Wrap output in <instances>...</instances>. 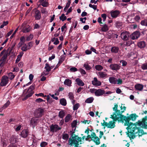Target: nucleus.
Listing matches in <instances>:
<instances>
[{
  "mask_svg": "<svg viewBox=\"0 0 147 147\" xmlns=\"http://www.w3.org/2000/svg\"><path fill=\"white\" fill-rule=\"evenodd\" d=\"M95 69L98 71H101L103 68L102 66L100 65H97L95 67Z\"/></svg>",
  "mask_w": 147,
  "mask_h": 147,
  "instance_id": "obj_41",
  "label": "nucleus"
},
{
  "mask_svg": "<svg viewBox=\"0 0 147 147\" xmlns=\"http://www.w3.org/2000/svg\"><path fill=\"white\" fill-rule=\"evenodd\" d=\"M64 84L69 86H71V80L69 79H66L64 82Z\"/></svg>",
  "mask_w": 147,
  "mask_h": 147,
  "instance_id": "obj_30",
  "label": "nucleus"
},
{
  "mask_svg": "<svg viewBox=\"0 0 147 147\" xmlns=\"http://www.w3.org/2000/svg\"><path fill=\"white\" fill-rule=\"evenodd\" d=\"M48 144L47 142H41L40 144V146L41 147H45V146Z\"/></svg>",
  "mask_w": 147,
  "mask_h": 147,
  "instance_id": "obj_52",
  "label": "nucleus"
},
{
  "mask_svg": "<svg viewBox=\"0 0 147 147\" xmlns=\"http://www.w3.org/2000/svg\"><path fill=\"white\" fill-rule=\"evenodd\" d=\"M111 16L113 18H116L119 14V12L117 10L112 11L110 12Z\"/></svg>",
  "mask_w": 147,
  "mask_h": 147,
  "instance_id": "obj_19",
  "label": "nucleus"
},
{
  "mask_svg": "<svg viewBox=\"0 0 147 147\" xmlns=\"http://www.w3.org/2000/svg\"><path fill=\"white\" fill-rule=\"evenodd\" d=\"M38 119L37 117L32 118L30 121V125L34 128L38 122Z\"/></svg>",
  "mask_w": 147,
  "mask_h": 147,
  "instance_id": "obj_9",
  "label": "nucleus"
},
{
  "mask_svg": "<svg viewBox=\"0 0 147 147\" xmlns=\"http://www.w3.org/2000/svg\"><path fill=\"white\" fill-rule=\"evenodd\" d=\"M138 45L139 47L142 48H144L146 46V44L144 41H142L138 42Z\"/></svg>",
  "mask_w": 147,
  "mask_h": 147,
  "instance_id": "obj_23",
  "label": "nucleus"
},
{
  "mask_svg": "<svg viewBox=\"0 0 147 147\" xmlns=\"http://www.w3.org/2000/svg\"><path fill=\"white\" fill-rule=\"evenodd\" d=\"M122 25V23L119 22H117L116 23V26L118 28H120Z\"/></svg>",
  "mask_w": 147,
  "mask_h": 147,
  "instance_id": "obj_54",
  "label": "nucleus"
},
{
  "mask_svg": "<svg viewBox=\"0 0 147 147\" xmlns=\"http://www.w3.org/2000/svg\"><path fill=\"white\" fill-rule=\"evenodd\" d=\"M7 140L6 138H4L3 139H2L1 141V143L3 144V146H6L7 145L6 142H7Z\"/></svg>",
  "mask_w": 147,
  "mask_h": 147,
  "instance_id": "obj_47",
  "label": "nucleus"
},
{
  "mask_svg": "<svg viewBox=\"0 0 147 147\" xmlns=\"http://www.w3.org/2000/svg\"><path fill=\"white\" fill-rule=\"evenodd\" d=\"M66 16H65V14H62L61 16L59 17L60 19L63 22L66 20Z\"/></svg>",
  "mask_w": 147,
  "mask_h": 147,
  "instance_id": "obj_45",
  "label": "nucleus"
},
{
  "mask_svg": "<svg viewBox=\"0 0 147 147\" xmlns=\"http://www.w3.org/2000/svg\"><path fill=\"white\" fill-rule=\"evenodd\" d=\"M21 49L22 50L24 51H26L28 50V46L26 44H23Z\"/></svg>",
  "mask_w": 147,
  "mask_h": 147,
  "instance_id": "obj_40",
  "label": "nucleus"
},
{
  "mask_svg": "<svg viewBox=\"0 0 147 147\" xmlns=\"http://www.w3.org/2000/svg\"><path fill=\"white\" fill-rule=\"evenodd\" d=\"M141 68L144 70L147 69V63H144L142 65Z\"/></svg>",
  "mask_w": 147,
  "mask_h": 147,
  "instance_id": "obj_48",
  "label": "nucleus"
},
{
  "mask_svg": "<svg viewBox=\"0 0 147 147\" xmlns=\"http://www.w3.org/2000/svg\"><path fill=\"white\" fill-rule=\"evenodd\" d=\"M101 17L103 18V21H105L107 18V15L105 14H103L101 15Z\"/></svg>",
  "mask_w": 147,
  "mask_h": 147,
  "instance_id": "obj_60",
  "label": "nucleus"
},
{
  "mask_svg": "<svg viewBox=\"0 0 147 147\" xmlns=\"http://www.w3.org/2000/svg\"><path fill=\"white\" fill-rule=\"evenodd\" d=\"M105 94V91L103 90L98 89L95 92V95L97 96H100Z\"/></svg>",
  "mask_w": 147,
  "mask_h": 147,
  "instance_id": "obj_17",
  "label": "nucleus"
},
{
  "mask_svg": "<svg viewBox=\"0 0 147 147\" xmlns=\"http://www.w3.org/2000/svg\"><path fill=\"white\" fill-rule=\"evenodd\" d=\"M35 101L36 102L38 103H39L42 102L44 101V100H43L41 98H37L36 100Z\"/></svg>",
  "mask_w": 147,
  "mask_h": 147,
  "instance_id": "obj_64",
  "label": "nucleus"
},
{
  "mask_svg": "<svg viewBox=\"0 0 147 147\" xmlns=\"http://www.w3.org/2000/svg\"><path fill=\"white\" fill-rule=\"evenodd\" d=\"M50 129L51 131L53 132H56L57 131L60 129V128L59 127V126L56 125H52L51 126Z\"/></svg>",
  "mask_w": 147,
  "mask_h": 147,
  "instance_id": "obj_21",
  "label": "nucleus"
},
{
  "mask_svg": "<svg viewBox=\"0 0 147 147\" xmlns=\"http://www.w3.org/2000/svg\"><path fill=\"white\" fill-rule=\"evenodd\" d=\"M31 30V28L30 26L24 27L22 30V31L24 33L29 32Z\"/></svg>",
  "mask_w": 147,
  "mask_h": 147,
  "instance_id": "obj_32",
  "label": "nucleus"
},
{
  "mask_svg": "<svg viewBox=\"0 0 147 147\" xmlns=\"http://www.w3.org/2000/svg\"><path fill=\"white\" fill-rule=\"evenodd\" d=\"M5 61L0 59V66L2 67L5 63Z\"/></svg>",
  "mask_w": 147,
  "mask_h": 147,
  "instance_id": "obj_59",
  "label": "nucleus"
},
{
  "mask_svg": "<svg viewBox=\"0 0 147 147\" xmlns=\"http://www.w3.org/2000/svg\"><path fill=\"white\" fill-rule=\"evenodd\" d=\"M129 34V33L127 32H123L121 34V37L123 40H126L128 38Z\"/></svg>",
  "mask_w": 147,
  "mask_h": 147,
  "instance_id": "obj_11",
  "label": "nucleus"
},
{
  "mask_svg": "<svg viewBox=\"0 0 147 147\" xmlns=\"http://www.w3.org/2000/svg\"><path fill=\"white\" fill-rule=\"evenodd\" d=\"M45 69H46V71H44L43 72L42 74V75L46 76L48 74V73L50 71L51 69L49 66V64L46 63L45 64Z\"/></svg>",
  "mask_w": 147,
  "mask_h": 147,
  "instance_id": "obj_12",
  "label": "nucleus"
},
{
  "mask_svg": "<svg viewBox=\"0 0 147 147\" xmlns=\"http://www.w3.org/2000/svg\"><path fill=\"white\" fill-rule=\"evenodd\" d=\"M40 12L38 10L35 11L34 15V17L35 20H39L40 19L41 16Z\"/></svg>",
  "mask_w": 147,
  "mask_h": 147,
  "instance_id": "obj_18",
  "label": "nucleus"
},
{
  "mask_svg": "<svg viewBox=\"0 0 147 147\" xmlns=\"http://www.w3.org/2000/svg\"><path fill=\"white\" fill-rule=\"evenodd\" d=\"M68 96L70 100H72L74 98V94L72 92H69L68 94Z\"/></svg>",
  "mask_w": 147,
  "mask_h": 147,
  "instance_id": "obj_50",
  "label": "nucleus"
},
{
  "mask_svg": "<svg viewBox=\"0 0 147 147\" xmlns=\"http://www.w3.org/2000/svg\"><path fill=\"white\" fill-rule=\"evenodd\" d=\"M141 24L142 26H147V20H144L142 21L141 22Z\"/></svg>",
  "mask_w": 147,
  "mask_h": 147,
  "instance_id": "obj_44",
  "label": "nucleus"
},
{
  "mask_svg": "<svg viewBox=\"0 0 147 147\" xmlns=\"http://www.w3.org/2000/svg\"><path fill=\"white\" fill-rule=\"evenodd\" d=\"M147 116H146L142 119V121H138L135 124L131 122L129 123L128 121L124 123V125L127 126L126 128L128 133H127L128 136L130 138H134L136 136H141L144 134L143 131L140 129L138 125L142 127H146L147 126Z\"/></svg>",
  "mask_w": 147,
  "mask_h": 147,
  "instance_id": "obj_1",
  "label": "nucleus"
},
{
  "mask_svg": "<svg viewBox=\"0 0 147 147\" xmlns=\"http://www.w3.org/2000/svg\"><path fill=\"white\" fill-rule=\"evenodd\" d=\"M33 37V35L31 34L30 35L28 36L26 39V40L27 41H29L30 40H31Z\"/></svg>",
  "mask_w": 147,
  "mask_h": 147,
  "instance_id": "obj_57",
  "label": "nucleus"
},
{
  "mask_svg": "<svg viewBox=\"0 0 147 147\" xmlns=\"http://www.w3.org/2000/svg\"><path fill=\"white\" fill-rule=\"evenodd\" d=\"M8 24V21L3 22V24L0 26V28H3L4 26H6Z\"/></svg>",
  "mask_w": 147,
  "mask_h": 147,
  "instance_id": "obj_53",
  "label": "nucleus"
},
{
  "mask_svg": "<svg viewBox=\"0 0 147 147\" xmlns=\"http://www.w3.org/2000/svg\"><path fill=\"white\" fill-rule=\"evenodd\" d=\"M116 84H118L121 85V84L123 83V81L122 80V79L119 78L118 79H117L116 80Z\"/></svg>",
  "mask_w": 147,
  "mask_h": 147,
  "instance_id": "obj_49",
  "label": "nucleus"
},
{
  "mask_svg": "<svg viewBox=\"0 0 147 147\" xmlns=\"http://www.w3.org/2000/svg\"><path fill=\"white\" fill-rule=\"evenodd\" d=\"M79 71L82 74L85 75L86 74V72L84 69L80 68L79 69Z\"/></svg>",
  "mask_w": 147,
  "mask_h": 147,
  "instance_id": "obj_58",
  "label": "nucleus"
},
{
  "mask_svg": "<svg viewBox=\"0 0 147 147\" xmlns=\"http://www.w3.org/2000/svg\"><path fill=\"white\" fill-rule=\"evenodd\" d=\"M40 11L42 14L45 15H47L48 13V11L46 8L42 7Z\"/></svg>",
  "mask_w": 147,
  "mask_h": 147,
  "instance_id": "obj_35",
  "label": "nucleus"
},
{
  "mask_svg": "<svg viewBox=\"0 0 147 147\" xmlns=\"http://www.w3.org/2000/svg\"><path fill=\"white\" fill-rule=\"evenodd\" d=\"M120 110L118 109V105L117 104L115 103L114 107L113 109L115 112L111 115L110 117L114 120L116 121L120 118H121L123 115L122 114L126 110V107H125L124 105L121 104V106H119Z\"/></svg>",
  "mask_w": 147,
  "mask_h": 147,
  "instance_id": "obj_2",
  "label": "nucleus"
},
{
  "mask_svg": "<svg viewBox=\"0 0 147 147\" xmlns=\"http://www.w3.org/2000/svg\"><path fill=\"white\" fill-rule=\"evenodd\" d=\"M140 36V33L138 32H135L130 35V37L132 40L137 39Z\"/></svg>",
  "mask_w": 147,
  "mask_h": 147,
  "instance_id": "obj_14",
  "label": "nucleus"
},
{
  "mask_svg": "<svg viewBox=\"0 0 147 147\" xmlns=\"http://www.w3.org/2000/svg\"><path fill=\"white\" fill-rule=\"evenodd\" d=\"M20 41L18 44V45L19 46H21L25 42V37L24 36H22L20 38Z\"/></svg>",
  "mask_w": 147,
  "mask_h": 147,
  "instance_id": "obj_33",
  "label": "nucleus"
},
{
  "mask_svg": "<svg viewBox=\"0 0 147 147\" xmlns=\"http://www.w3.org/2000/svg\"><path fill=\"white\" fill-rule=\"evenodd\" d=\"M83 67L86 70H90L92 69V67L89 65L88 63V62L85 63L84 64Z\"/></svg>",
  "mask_w": 147,
  "mask_h": 147,
  "instance_id": "obj_25",
  "label": "nucleus"
},
{
  "mask_svg": "<svg viewBox=\"0 0 147 147\" xmlns=\"http://www.w3.org/2000/svg\"><path fill=\"white\" fill-rule=\"evenodd\" d=\"M69 135L67 134H63L62 135V138L65 140H67L68 139Z\"/></svg>",
  "mask_w": 147,
  "mask_h": 147,
  "instance_id": "obj_46",
  "label": "nucleus"
},
{
  "mask_svg": "<svg viewBox=\"0 0 147 147\" xmlns=\"http://www.w3.org/2000/svg\"><path fill=\"white\" fill-rule=\"evenodd\" d=\"M98 75L100 78L105 79L107 77V74L104 72L100 71L98 72Z\"/></svg>",
  "mask_w": 147,
  "mask_h": 147,
  "instance_id": "obj_20",
  "label": "nucleus"
},
{
  "mask_svg": "<svg viewBox=\"0 0 147 147\" xmlns=\"http://www.w3.org/2000/svg\"><path fill=\"white\" fill-rule=\"evenodd\" d=\"M76 81L77 84L79 86H83L84 85V84L82 80L79 78H77L76 80Z\"/></svg>",
  "mask_w": 147,
  "mask_h": 147,
  "instance_id": "obj_24",
  "label": "nucleus"
},
{
  "mask_svg": "<svg viewBox=\"0 0 147 147\" xmlns=\"http://www.w3.org/2000/svg\"><path fill=\"white\" fill-rule=\"evenodd\" d=\"M77 124V122L76 120L74 121L71 123V125L72 128L74 129V131L76 129V127Z\"/></svg>",
  "mask_w": 147,
  "mask_h": 147,
  "instance_id": "obj_34",
  "label": "nucleus"
},
{
  "mask_svg": "<svg viewBox=\"0 0 147 147\" xmlns=\"http://www.w3.org/2000/svg\"><path fill=\"white\" fill-rule=\"evenodd\" d=\"M70 70L71 71L74 72L77 71V69L75 67H72L70 68Z\"/></svg>",
  "mask_w": 147,
  "mask_h": 147,
  "instance_id": "obj_61",
  "label": "nucleus"
},
{
  "mask_svg": "<svg viewBox=\"0 0 147 147\" xmlns=\"http://www.w3.org/2000/svg\"><path fill=\"white\" fill-rule=\"evenodd\" d=\"M120 63H122V65L123 66H125L127 64V62L126 61H125L123 60H121L120 61Z\"/></svg>",
  "mask_w": 147,
  "mask_h": 147,
  "instance_id": "obj_62",
  "label": "nucleus"
},
{
  "mask_svg": "<svg viewBox=\"0 0 147 147\" xmlns=\"http://www.w3.org/2000/svg\"><path fill=\"white\" fill-rule=\"evenodd\" d=\"M9 82L8 78L7 76H4L1 78L0 85L1 86H6Z\"/></svg>",
  "mask_w": 147,
  "mask_h": 147,
  "instance_id": "obj_6",
  "label": "nucleus"
},
{
  "mask_svg": "<svg viewBox=\"0 0 147 147\" xmlns=\"http://www.w3.org/2000/svg\"><path fill=\"white\" fill-rule=\"evenodd\" d=\"M44 110L42 109L39 108L36 109L35 113V115L36 116V117H41L43 114Z\"/></svg>",
  "mask_w": 147,
  "mask_h": 147,
  "instance_id": "obj_10",
  "label": "nucleus"
},
{
  "mask_svg": "<svg viewBox=\"0 0 147 147\" xmlns=\"http://www.w3.org/2000/svg\"><path fill=\"white\" fill-rule=\"evenodd\" d=\"M119 48L117 47H113L111 48V51L112 53H118Z\"/></svg>",
  "mask_w": 147,
  "mask_h": 147,
  "instance_id": "obj_28",
  "label": "nucleus"
},
{
  "mask_svg": "<svg viewBox=\"0 0 147 147\" xmlns=\"http://www.w3.org/2000/svg\"><path fill=\"white\" fill-rule=\"evenodd\" d=\"M35 85L32 84L31 86L28 90L25 89L24 91L23 95L26 97L24 99L26 100L28 98L31 96L34 93L33 90L34 89Z\"/></svg>",
  "mask_w": 147,
  "mask_h": 147,
  "instance_id": "obj_4",
  "label": "nucleus"
},
{
  "mask_svg": "<svg viewBox=\"0 0 147 147\" xmlns=\"http://www.w3.org/2000/svg\"><path fill=\"white\" fill-rule=\"evenodd\" d=\"M2 55L3 56L1 59L6 61V59L7 57V53L6 52L5 50H3L1 53L0 54V57H1Z\"/></svg>",
  "mask_w": 147,
  "mask_h": 147,
  "instance_id": "obj_13",
  "label": "nucleus"
},
{
  "mask_svg": "<svg viewBox=\"0 0 147 147\" xmlns=\"http://www.w3.org/2000/svg\"><path fill=\"white\" fill-rule=\"evenodd\" d=\"M116 78L113 77H111L109 78V80L110 83L114 84H116L117 83L116 82Z\"/></svg>",
  "mask_w": 147,
  "mask_h": 147,
  "instance_id": "obj_29",
  "label": "nucleus"
},
{
  "mask_svg": "<svg viewBox=\"0 0 147 147\" xmlns=\"http://www.w3.org/2000/svg\"><path fill=\"white\" fill-rule=\"evenodd\" d=\"M10 102L9 100L7 101L6 103L3 106L2 108L5 109L7 108L10 104Z\"/></svg>",
  "mask_w": 147,
  "mask_h": 147,
  "instance_id": "obj_51",
  "label": "nucleus"
},
{
  "mask_svg": "<svg viewBox=\"0 0 147 147\" xmlns=\"http://www.w3.org/2000/svg\"><path fill=\"white\" fill-rule=\"evenodd\" d=\"M71 115L70 114H68L65 118V122H69L71 119Z\"/></svg>",
  "mask_w": 147,
  "mask_h": 147,
  "instance_id": "obj_36",
  "label": "nucleus"
},
{
  "mask_svg": "<svg viewBox=\"0 0 147 147\" xmlns=\"http://www.w3.org/2000/svg\"><path fill=\"white\" fill-rule=\"evenodd\" d=\"M92 83L93 85L96 86H100L101 84V82L98 80L97 78L96 77L94 78L93 80L92 81Z\"/></svg>",
  "mask_w": 147,
  "mask_h": 147,
  "instance_id": "obj_15",
  "label": "nucleus"
},
{
  "mask_svg": "<svg viewBox=\"0 0 147 147\" xmlns=\"http://www.w3.org/2000/svg\"><path fill=\"white\" fill-rule=\"evenodd\" d=\"M109 67L111 69L115 71L118 70L120 67V66L117 64H111Z\"/></svg>",
  "mask_w": 147,
  "mask_h": 147,
  "instance_id": "obj_16",
  "label": "nucleus"
},
{
  "mask_svg": "<svg viewBox=\"0 0 147 147\" xmlns=\"http://www.w3.org/2000/svg\"><path fill=\"white\" fill-rule=\"evenodd\" d=\"M60 103L61 105L63 106H65L67 105V101L65 98H62L60 100Z\"/></svg>",
  "mask_w": 147,
  "mask_h": 147,
  "instance_id": "obj_31",
  "label": "nucleus"
},
{
  "mask_svg": "<svg viewBox=\"0 0 147 147\" xmlns=\"http://www.w3.org/2000/svg\"><path fill=\"white\" fill-rule=\"evenodd\" d=\"M28 133V131L27 130L24 129L22 131L21 135L22 137L26 138L27 136Z\"/></svg>",
  "mask_w": 147,
  "mask_h": 147,
  "instance_id": "obj_26",
  "label": "nucleus"
},
{
  "mask_svg": "<svg viewBox=\"0 0 147 147\" xmlns=\"http://www.w3.org/2000/svg\"><path fill=\"white\" fill-rule=\"evenodd\" d=\"M11 143H14L18 141V139L16 136H12L10 139Z\"/></svg>",
  "mask_w": 147,
  "mask_h": 147,
  "instance_id": "obj_27",
  "label": "nucleus"
},
{
  "mask_svg": "<svg viewBox=\"0 0 147 147\" xmlns=\"http://www.w3.org/2000/svg\"><path fill=\"white\" fill-rule=\"evenodd\" d=\"M65 112L63 111H60L59 113V117L60 118H63L65 116Z\"/></svg>",
  "mask_w": 147,
  "mask_h": 147,
  "instance_id": "obj_37",
  "label": "nucleus"
},
{
  "mask_svg": "<svg viewBox=\"0 0 147 147\" xmlns=\"http://www.w3.org/2000/svg\"><path fill=\"white\" fill-rule=\"evenodd\" d=\"M134 87L136 90L142 91L143 88V86L142 84H138L135 85Z\"/></svg>",
  "mask_w": 147,
  "mask_h": 147,
  "instance_id": "obj_22",
  "label": "nucleus"
},
{
  "mask_svg": "<svg viewBox=\"0 0 147 147\" xmlns=\"http://www.w3.org/2000/svg\"><path fill=\"white\" fill-rule=\"evenodd\" d=\"M79 106V104L77 103L74 105L73 107V110L74 111L77 110Z\"/></svg>",
  "mask_w": 147,
  "mask_h": 147,
  "instance_id": "obj_55",
  "label": "nucleus"
},
{
  "mask_svg": "<svg viewBox=\"0 0 147 147\" xmlns=\"http://www.w3.org/2000/svg\"><path fill=\"white\" fill-rule=\"evenodd\" d=\"M82 138L79 137L78 136L75 135L72 137L71 138H69L68 141V145L71 146H74L75 147H78L79 145V143L82 144Z\"/></svg>",
  "mask_w": 147,
  "mask_h": 147,
  "instance_id": "obj_3",
  "label": "nucleus"
},
{
  "mask_svg": "<svg viewBox=\"0 0 147 147\" xmlns=\"http://www.w3.org/2000/svg\"><path fill=\"white\" fill-rule=\"evenodd\" d=\"M96 89L94 88L90 89V92L92 93H94L95 95V92L96 91Z\"/></svg>",
  "mask_w": 147,
  "mask_h": 147,
  "instance_id": "obj_63",
  "label": "nucleus"
},
{
  "mask_svg": "<svg viewBox=\"0 0 147 147\" xmlns=\"http://www.w3.org/2000/svg\"><path fill=\"white\" fill-rule=\"evenodd\" d=\"M115 123L113 121H110L109 123L106 122L104 120L103 123H101L102 125L105 127H107L108 128H114L115 127Z\"/></svg>",
  "mask_w": 147,
  "mask_h": 147,
  "instance_id": "obj_5",
  "label": "nucleus"
},
{
  "mask_svg": "<svg viewBox=\"0 0 147 147\" xmlns=\"http://www.w3.org/2000/svg\"><path fill=\"white\" fill-rule=\"evenodd\" d=\"M8 78H9V79L11 80H12L15 77V75H14L13 74L12 72H10L8 74Z\"/></svg>",
  "mask_w": 147,
  "mask_h": 147,
  "instance_id": "obj_43",
  "label": "nucleus"
},
{
  "mask_svg": "<svg viewBox=\"0 0 147 147\" xmlns=\"http://www.w3.org/2000/svg\"><path fill=\"white\" fill-rule=\"evenodd\" d=\"M138 117V116L136 115V114H132L129 117H125L124 120L125 121V122H126L127 121H128L129 122L130 120L134 121L136 120Z\"/></svg>",
  "mask_w": 147,
  "mask_h": 147,
  "instance_id": "obj_7",
  "label": "nucleus"
},
{
  "mask_svg": "<svg viewBox=\"0 0 147 147\" xmlns=\"http://www.w3.org/2000/svg\"><path fill=\"white\" fill-rule=\"evenodd\" d=\"M41 5L44 7H47L48 6L49 4L48 2L46 1V0L41 3Z\"/></svg>",
  "mask_w": 147,
  "mask_h": 147,
  "instance_id": "obj_38",
  "label": "nucleus"
},
{
  "mask_svg": "<svg viewBox=\"0 0 147 147\" xmlns=\"http://www.w3.org/2000/svg\"><path fill=\"white\" fill-rule=\"evenodd\" d=\"M102 31L106 32L107 31L108 29L107 26L106 24H105L101 28Z\"/></svg>",
  "mask_w": 147,
  "mask_h": 147,
  "instance_id": "obj_42",
  "label": "nucleus"
},
{
  "mask_svg": "<svg viewBox=\"0 0 147 147\" xmlns=\"http://www.w3.org/2000/svg\"><path fill=\"white\" fill-rule=\"evenodd\" d=\"M89 7L92 8L94 10H96L97 8V6L96 5H92L91 4H90L89 5Z\"/></svg>",
  "mask_w": 147,
  "mask_h": 147,
  "instance_id": "obj_56",
  "label": "nucleus"
},
{
  "mask_svg": "<svg viewBox=\"0 0 147 147\" xmlns=\"http://www.w3.org/2000/svg\"><path fill=\"white\" fill-rule=\"evenodd\" d=\"M92 140L96 144L98 145L100 144V139L98 137L96 136L95 133L93 132L92 133Z\"/></svg>",
  "mask_w": 147,
  "mask_h": 147,
  "instance_id": "obj_8",
  "label": "nucleus"
},
{
  "mask_svg": "<svg viewBox=\"0 0 147 147\" xmlns=\"http://www.w3.org/2000/svg\"><path fill=\"white\" fill-rule=\"evenodd\" d=\"M94 100V98L92 97H90L87 98L85 100V102L87 103H92Z\"/></svg>",
  "mask_w": 147,
  "mask_h": 147,
  "instance_id": "obj_39",
  "label": "nucleus"
}]
</instances>
